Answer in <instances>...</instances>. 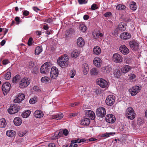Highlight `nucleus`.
Masks as SVG:
<instances>
[{
	"label": "nucleus",
	"instance_id": "nucleus-1",
	"mask_svg": "<svg viewBox=\"0 0 147 147\" xmlns=\"http://www.w3.org/2000/svg\"><path fill=\"white\" fill-rule=\"evenodd\" d=\"M69 59L67 56H64L59 57L57 59L58 65L61 67L65 68L69 65Z\"/></svg>",
	"mask_w": 147,
	"mask_h": 147
},
{
	"label": "nucleus",
	"instance_id": "nucleus-2",
	"mask_svg": "<svg viewBox=\"0 0 147 147\" xmlns=\"http://www.w3.org/2000/svg\"><path fill=\"white\" fill-rule=\"evenodd\" d=\"M20 106L16 104L11 105L7 109L8 113L10 114L17 113L19 111Z\"/></svg>",
	"mask_w": 147,
	"mask_h": 147
},
{
	"label": "nucleus",
	"instance_id": "nucleus-3",
	"mask_svg": "<svg viewBox=\"0 0 147 147\" xmlns=\"http://www.w3.org/2000/svg\"><path fill=\"white\" fill-rule=\"evenodd\" d=\"M135 115L136 114L132 107H129L126 110V116L129 119L133 120L135 118Z\"/></svg>",
	"mask_w": 147,
	"mask_h": 147
},
{
	"label": "nucleus",
	"instance_id": "nucleus-4",
	"mask_svg": "<svg viewBox=\"0 0 147 147\" xmlns=\"http://www.w3.org/2000/svg\"><path fill=\"white\" fill-rule=\"evenodd\" d=\"M129 44L131 49L133 51L138 50L139 47L138 42L136 40H132L129 42Z\"/></svg>",
	"mask_w": 147,
	"mask_h": 147
},
{
	"label": "nucleus",
	"instance_id": "nucleus-5",
	"mask_svg": "<svg viewBox=\"0 0 147 147\" xmlns=\"http://www.w3.org/2000/svg\"><path fill=\"white\" fill-rule=\"evenodd\" d=\"M51 66L49 65V63L46 62L43 64L40 69V72L42 74H46L50 71Z\"/></svg>",
	"mask_w": 147,
	"mask_h": 147
},
{
	"label": "nucleus",
	"instance_id": "nucleus-6",
	"mask_svg": "<svg viewBox=\"0 0 147 147\" xmlns=\"http://www.w3.org/2000/svg\"><path fill=\"white\" fill-rule=\"evenodd\" d=\"M106 111L104 108L100 107L97 109L96 111V115L102 118L105 117Z\"/></svg>",
	"mask_w": 147,
	"mask_h": 147
},
{
	"label": "nucleus",
	"instance_id": "nucleus-7",
	"mask_svg": "<svg viewBox=\"0 0 147 147\" xmlns=\"http://www.w3.org/2000/svg\"><path fill=\"white\" fill-rule=\"evenodd\" d=\"M115 101V96L111 95L107 96L105 100V102L107 105L111 106L114 104Z\"/></svg>",
	"mask_w": 147,
	"mask_h": 147
},
{
	"label": "nucleus",
	"instance_id": "nucleus-8",
	"mask_svg": "<svg viewBox=\"0 0 147 147\" xmlns=\"http://www.w3.org/2000/svg\"><path fill=\"white\" fill-rule=\"evenodd\" d=\"M10 86V84L8 82H5L3 85L2 89L5 95H6L9 91Z\"/></svg>",
	"mask_w": 147,
	"mask_h": 147
},
{
	"label": "nucleus",
	"instance_id": "nucleus-9",
	"mask_svg": "<svg viewBox=\"0 0 147 147\" xmlns=\"http://www.w3.org/2000/svg\"><path fill=\"white\" fill-rule=\"evenodd\" d=\"M56 133H57L56 132L54 135L52 137V139L55 140L59 138L62 136L63 134L65 136H67L69 133V131L67 129H65L63 130V132L59 131L57 134Z\"/></svg>",
	"mask_w": 147,
	"mask_h": 147
},
{
	"label": "nucleus",
	"instance_id": "nucleus-10",
	"mask_svg": "<svg viewBox=\"0 0 147 147\" xmlns=\"http://www.w3.org/2000/svg\"><path fill=\"white\" fill-rule=\"evenodd\" d=\"M30 80L28 78H23L20 82L19 87L22 88H24L27 87L30 84Z\"/></svg>",
	"mask_w": 147,
	"mask_h": 147
},
{
	"label": "nucleus",
	"instance_id": "nucleus-11",
	"mask_svg": "<svg viewBox=\"0 0 147 147\" xmlns=\"http://www.w3.org/2000/svg\"><path fill=\"white\" fill-rule=\"evenodd\" d=\"M50 76L53 79H56L58 76L59 74L58 70L57 68L55 67H51Z\"/></svg>",
	"mask_w": 147,
	"mask_h": 147
},
{
	"label": "nucleus",
	"instance_id": "nucleus-12",
	"mask_svg": "<svg viewBox=\"0 0 147 147\" xmlns=\"http://www.w3.org/2000/svg\"><path fill=\"white\" fill-rule=\"evenodd\" d=\"M96 83L102 88L106 87L108 85V82L103 79L100 78L97 80Z\"/></svg>",
	"mask_w": 147,
	"mask_h": 147
},
{
	"label": "nucleus",
	"instance_id": "nucleus-13",
	"mask_svg": "<svg viewBox=\"0 0 147 147\" xmlns=\"http://www.w3.org/2000/svg\"><path fill=\"white\" fill-rule=\"evenodd\" d=\"M112 59L114 62L119 63L122 61L123 57L119 54L115 53L113 54Z\"/></svg>",
	"mask_w": 147,
	"mask_h": 147
},
{
	"label": "nucleus",
	"instance_id": "nucleus-14",
	"mask_svg": "<svg viewBox=\"0 0 147 147\" xmlns=\"http://www.w3.org/2000/svg\"><path fill=\"white\" fill-rule=\"evenodd\" d=\"M25 97V96L24 94L20 93L16 96V99L14 100V102L19 103L24 99Z\"/></svg>",
	"mask_w": 147,
	"mask_h": 147
},
{
	"label": "nucleus",
	"instance_id": "nucleus-15",
	"mask_svg": "<svg viewBox=\"0 0 147 147\" xmlns=\"http://www.w3.org/2000/svg\"><path fill=\"white\" fill-rule=\"evenodd\" d=\"M106 120L109 123H113L115 122V116L112 114L107 115L106 117Z\"/></svg>",
	"mask_w": 147,
	"mask_h": 147
},
{
	"label": "nucleus",
	"instance_id": "nucleus-16",
	"mask_svg": "<svg viewBox=\"0 0 147 147\" xmlns=\"http://www.w3.org/2000/svg\"><path fill=\"white\" fill-rule=\"evenodd\" d=\"M120 52L123 54L126 55L129 52V51L127 47L124 45H121L119 47Z\"/></svg>",
	"mask_w": 147,
	"mask_h": 147
},
{
	"label": "nucleus",
	"instance_id": "nucleus-17",
	"mask_svg": "<svg viewBox=\"0 0 147 147\" xmlns=\"http://www.w3.org/2000/svg\"><path fill=\"white\" fill-rule=\"evenodd\" d=\"M140 90V88L139 87V86H135L133 87L132 89L129 90H131V95L134 96L139 92Z\"/></svg>",
	"mask_w": 147,
	"mask_h": 147
},
{
	"label": "nucleus",
	"instance_id": "nucleus-18",
	"mask_svg": "<svg viewBox=\"0 0 147 147\" xmlns=\"http://www.w3.org/2000/svg\"><path fill=\"white\" fill-rule=\"evenodd\" d=\"M101 59L98 57H95L93 60L94 64L97 67H100L101 66Z\"/></svg>",
	"mask_w": 147,
	"mask_h": 147
},
{
	"label": "nucleus",
	"instance_id": "nucleus-19",
	"mask_svg": "<svg viewBox=\"0 0 147 147\" xmlns=\"http://www.w3.org/2000/svg\"><path fill=\"white\" fill-rule=\"evenodd\" d=\"M120 37L123 40H127L130 38L131 35L128 32H124L121 34Z\"/></svg>",
	"mask_w": 147,
	"mask_h": 147
},
{
	"label": "nucleus",
	"instance_id": "nucleus-20",
	"mask_svg": "<svg viewBox=\"0 0 147 147\" xmlns=\"http://www.w3.org/2000/svg\"><path fill=\"white\" fill-rule=\"evenodd\" d=\"M90 119L88 118L84 117L81 120V124L84 125H88L90 123Z\"/></svg>",
	"mask_w": 147,
	"mask_h": 147
},
{
	"label": "nucleus",
	"instance_id": "nucleus-21",
	"mask_svg": "<svg viewBox=\"0 0 147 147\" xmlns=\"http://www.w3.org/2000/svg\"><path fill=\"white\" fill-rule=\"evenodd\" d=\"M87 117H89L91 119H94L95 117V113L92 111L88 110L86 113Z\"/></svg>",
	"mask_w": 147,
	"mask_h": 147
},
{
	"label": "nucleus",
	"instance_id": "nucleus-22",
	"mask_svg": "<svg viewBox=\"0 0 147 147\" xmlns=\"http://www.w3.org/2000/svg\"><path fill=\"white\" fill-rule=\"evenodd\" d=\"M34 115L36 118H39L43 117L44 114L41 111L37 110L34 112Z\"/></svg>",
	"mask_w": 147,
	"mask_h": 147
},
{
	"label": "nucleus",
	"instance_id": "nucleus-23",
	"mask_svg": "<svg viewBox=\"0 0 147 147\" xmlns=\"http://www.w3.org/2000/svg\"><path fill=\"white\" fill-rule=\"evenodd\" d=\"M77 45L79 47H82L85 44L83 39L82 37H79L77 40Z\"/></svg>",
	"mask_w": 147,
	"mask_h": 147
},
{
	"label": "nucleus",
	"instance_id": "nucleus-24",
	"mask_svg": "<svg viewBox=\"0 0 147 147\" xmlns=\"http://www.w3.org/2000/svg\"><path fill=\"white\" fill-rule=\"evenodd\" d=\"M94 38L95 39H97L99 38L102 37L103 36L102 33H100L99 32L94 31L92 33Z\"/></svg>",
	"mask_w": 147,
	"mask_h": 147
},
{
	"label": "nucleus",
	"instance_id": "nucleus-25",
	"mask_svg": "<svg viewBox=\"0 0 147 147\" xmlns=\"http://www.w3.org/2000/svg\"><path fill=\"white\" fill-rule=\"evenodd\" d=\"M13 122L16 125L19 126L22 123V120L20 117H16L14 119Z\"/></svg>",
	"mask_w": 147,
	"mask_h": 147
},
{
	"label": "nucleus",
	"instance_id": "nucleus-26",
	"mask_svg": "<svg viewBox=\"0 0 147 147\" xmlns=\"http://www.w3.org/2000/svg\"><path fill=\"white\" fill-rule=\"evenodd\" d=\"M131 69V68L130 66L126 65L123 67L122 70L123 73L125 74L128 72Z\"/></svg>",
	"mask_w": 147,
	"mask_h": 147
},
{
	"label": "nucleus",
	"instance_id": "nucleus-27",
	"mask_svg": "<svg viewBox=\"0 0 147 147\" xmlns=\"http://www.w3.org/2000/svg\"><path fill=\"white\" fill-rule=\"evenodd\" d=\"M93 53L96 55L100 54L101 52V49L100 47L98 46L94 47L93 49Z\"/></svg>",
	"mask_w": 147,
	"mask_h": 147
},
{
	"label": "nucleus",
	"instance_id": "nucleus-28",
	"mask_svg": "<svg viewBox=\"0 0 147 147\" xmlns=\"http://www.w3.org/2000/svg\"><path fill=\"white\" fill-rule=\"evenodd\" d=\"M117 28L120 32V31H124L126 29L125 24L123 23H121L119 24Z\"/></svg>",
	"mask_w": 147,
	"mask_h": 147
},
{
	"label": "nucleus",
	"instance_id": "nucleus-29",
	"mask_svg": "<svg viewBox=\"0 0 147 147\" xmlns=\"http://www.w3.org/2000/svg\"><path fill=\"white\" fill-rule=\"evenodd\" d=\"M123 73L122 69H119L115 70L114 73V74L116 77L119 78L122 74Z\"/></svg>",
	"mask_w": 147,
	"mask_h": 147
},
{
	"label": "nucleus",
	"instance_id": "nucleus-30",
	"mask_svg": "<svg viewBox=\"0 0 147 147\" xmlns=\"http://www.w3.org/2000/svg\"><path fill=\"white\" fill-rule=\"evenodd\" d=\"M102 71L105 74H109L111 71L112 69L109 66H106L102 68Z\"/></svg>",
	"mask_w": 147,
	"mask_h": 147
},
{
	"label": "nucleus",
	"instance_id": "nucleus-31",
	"mask_svg": "<svg viewBox=\"0 0 147 147\" xmlns=\"http://www.w3.org/2000/svg\"><path fill=\"white\" fill-rule=\"evenodd\" d=\"M16 132L13 130H10L7 131L6 135L9 137H13L15 136Z\"/></svg>",
	"mask_w": 147,
	"mask_h": 147
},
{
	"label": "nucleus",
	"instance_id": "nucleus-32",
	"mask_svg": "<svg viewBox=\"0 0 147 147\" xmlns=\"http://www.w3.org/2000/svg\"><path fill=\"white\" fill-rule=\"evenodd\" d=\"M129 7L132 10H136L137 8L136 3L134 1L131 2L129 5Z\"/></svg>",
	"mask_w": 147,
	"mask_h": 147
},
{
	"label": "nucleus",
	"instance_id": "nucleus-33",
	"mask_svg": "<svg viewBox=\"0 0 147 147\" xmlns=\"http://www.w3.org/2000/svg\"><path fill=\"white\" fill-rule=\"evenodd\" d=\"M90 74L93 75H97L99 72L98 69L95 68H93L90 70Z\"/></svg>",
	"mask_w": 147,
	"mask_h": 147
},
{
	"label": "nucleus",
	"instance_id": "nucleus-34",
	"mask_svg": "<svg viewBox=\"0 0 147 147\" xmlns=\"http://www.w3.org/2000/svg\"><path fill=\"white\" fill-rule=\"evenodd\" d=\"M83 68L84 74H87L89 70L88 65L86 64H83Z\"/></svg>",
	"mask_w": 147,
	"mask_h": 147
},
{
	"label": "nucleus",
	"instance_id": "nucleus-35",
	"mask_svg": "<svg viewBox=\"0 0 147 147\" xmlns=\"http://www.w3.org/2000/svg\"><path fill=\"white\" fill-rule=\"evenodd\" d=\"M42 51V47H37L35 50V53L36 55H38L41 53Z\"/></svg>",
	"mask_w": 147,
	"mask_h": 147
},
{
	"label": "nucleus",
	"instance_id": "nucleus-36",
	"mask_svg": "<svg viewBox=\"0 0 147 147\" xmlns=\"http://www.w3.org/2000/svg\"><path fill=\"white\" fill-rule=\"evenodd\" d=\"M126 7L125 5L122 4H119L116 6V9L120 11L123 10L125 9Z\"/></svg>",
	"mask_w": 147,
	"mask_h": 147
},
{
	"label": "nucleus",
	"instance_id": "nucleus-37",
	"mask_svg": "<svg viewBox=\"0 0 147 147\" xmlns=\"http://www.w3.org/2000/svg\"><path fill=\"white\" fill-rule=\"evenodd\" d=\"M7 124L4 119L2 118L0 119V127H5L6 126Z\"/></svg>",
	"mask_w": 147,
	"mask_h": 147
},
{
	"label": "nucleus",
	"instance_id": "nucleus-38",
	"mask_svg": "<svg viewBox=\"0 0 147 147\" xmlns=\"http://www.w3.org/2000/svg\"><path fill=\"white\" fill-rule=\"evenodd\" d=\"M79 54V53L77 50H75L71 53V57L76 58L78 57Z\"/></svg>",
	"mask_w": 147,
	"mask_h": 147
},
{
	"label": "nucleus",
	"instance_id": "nucleus-39",
	"mask_svg": "<svg viewBox=\"0 0 147 147\" xmlns=\"http://www.w3.org/2000/svg\"><path fill=\"white\" fill-rule=\"evenodd\" d=\"M63 114L60 113L55 115H53V119H55L57 120H59L63 118Z\"/></svg>",
	"mask_w": 147,
	"mask_h": 147
},
{
	"label": "nucleus",
	"instance_id": "nucleus-40",
	"mask_svg": "<svg viewBox=\"0 0 147 147\" xmlns=\"http://www.w3.org/2000/svg\"><path fill=\"white\" fill-rule=\"evenodd\" d=\"M30 113L31 112L30 111L27 110L22 113V115L23 118H26L30 115Z\"/></svg>",
	"mask_w": 147,
	"mask_h": 147
},
{
	"label": "nucleus",
	"instance_id": "nucleus-41",
	"mask_svg": "<svg viewBox=\"0 0 147 147\" xmlns=\"http://www.w3.org/2000/svg\"><path fill=\"white\" fill-rule=\"evenodd\" d=\"M79 29L82 32H84L86 30V27L84 24H82L79 25Z\"/></svg>",
	"mask_w": 147,
	"mask_h": 147
},
{
	"label": "nucleus",
	"instance_id": "nucleus-42",
	"mask_svg": "<svg viewBox=\"0 0 147 147\" xmlns=\"http://www.w3.org/2000/svg\"><path fill=\"white\" fill-rule=\"evenodd\" d=\"M49 78L45 76L41 78V80L42 82L47 83L49 81Z\"/></svg>",
	"mask_w": 147,
	"mask_h": 147
},
{
	"label": "nucleus",
	"instance_id": "nucleus-43",
	"mask_svg": "<svg viewBox=\"0 0 147 147\" xmlns=\"http://www.w3.org/2000/svg\"><path fill=\"white\" fill-rule=\"evenodd\" d=\"M11 77V73L10 71L7 72L4 76V78L6 80L9 79Z\"/></svg>",
	"mask_w": 147,
	"mask_h": 147
},
{
	"label": "nucleus",
	"instance_id": "nucleus-44",
	"mask_svg": "<svg viewBox=\"0 0 147 147\" xmlns=\"http://www.w3.org/2000/svg\"><path fill=\"white\" fill-rule=\"evenodd\" d=\"M76 71L75 70L73 69L71 70V71L69 75L71 78H73L74 77Z\"/></svg>",
	"mask_w": 147,
	"mask_h": 147
},
{
	"label": "nucleus",
	"instance_id": "nucleus-45",
	"mask_svg": "<svg viewBox=\"0 0 147 147\" xmlns=\"http://www.w3.org/2000/svg\"><path fill=\"white\" fill-rule=\"evenodd\" d=\"M115 134V132H110V133H106L104 134H103L102 135V136L103 137H108L110 135H112Z\"/></svg>",
	"mask_w": 147,
	"mask_h": 147
},
{
	"label": "nucleus",
	"instance_id": "nucleus-46",
	"mask_svg": "<svg viewBox=\"0 0 147 147\" xmlns=\"http://www.w3.org/2000/svg\"><path fill=\"white\" fill-rule=\"evenodd\" d=\"M120 32V31L118 30V29L117 28L114 31V32H113V34L114 35L116 36L118 35V33Z\"/></svg>",
	"mask_w": 147,
	"mask_h": 147
},
{
	"label": "nucleus",
	"instance_id": "nucleus-47",
	"mask_svg": "<svg viewBox=\"0 0 147 147\" xmlns=\"http://www.w3.org/2000/svg\"><path fill=\"white\" fill-rule=\"evenodd\" d=\"M18 76H15L12 80V82L13 83H16L17 81L18 80Z\"/></svg>",
	"mask_w": 147,
	"mask_h": 147
},
{
	"label": "nucleus",
	"instance_id": "nucleus-48",
	"mask_svg": "<svg viewBox=\"0 0 147 147\" xmlns=\"http://www.w3.org/2000/svg\"><path fill=\"white\" fill-rule=\"evenodd\" d=\"M136 78V75L134 74H131L129 75V79L130 80H134Z\"/></svg>",
	"mask_w": 147,
	"mask_h": 147
},
{
	"label": "nucleus",
	"instance_id": "nucleus-49",
	"mask_svg": "<svg viewBox=\"0 0 147 147\" xmlns=\"http://www.w3.org/2000/svg\"><path fill=\"white\" fill-rule=\"evenodd\" d=\"M98 8L97 7V5L96 4H93L91 6V9L94 10L96 9H97Z\"/></svg>",
	"mask_w": 147,
	"mask_h": 147
},
{
	"label": "nucleus",
	"instance_id": "nucleus-50",
	"mask_svg": "<svg viewBox=\"0 0 147 147\" xmlns=\"http://www.w3.org/2000/svg\"><path fill=\"white\" fill-rule=\"evenodd\" d=\"M112 15V13L111 12H107L104 14V16L106 17H109Z\"/></svg>",
	"mask_w": 147,
	"mask_h": 147
},
{
	"label": "nucleus",
	"instance_id": "nucleus-51",
	"mask_svg": "<svg viewBox=\"0 0 147 147\" xmlns=\"http://www.w3.org/2000/svg\"><path fill=\"white\" fill-rule=\"evenodd\" d=\"M36 101V100L35 98L34 99V98H31L29 100L30 103L31 104H34L35 103Z\"/></svg>",
	"mask_w": 147,
	"mask_h": 147
},
{
	"label": "nucleus",
	"instance_id": "nucleus-52",
	"mask_svg": "<svg viewBox=\"0 0 147 147\" xmlns=\"http://www.w3.org/2000/svg\"><path fill=\"white\" fill-rule=\"evenodd\" d=\"M78 2L79 4H82L87 3V1H86V0H78Z\"/></svg>",
	"mask_w": 147,
	"mask_h": 147
},
{
	"label": "nucleus",
	"instance_id": "nucleus-53",
	"mask_svg": "<svg viewBox=\"0 0 147 147\" xmlns=\"http://www.w3.org/2000/svg\"><path fill=\"white\" fill-rule=\"evenodd\" d=\"M78 143H80L81 142H84L86 141H88V140H86L85 139H81L80 138H78Z\"/></svg>",
	"mask_w": 147,
	"mask_h": 147
},
{
	"label": "nucleus",
	"instance_id": "nucleus-54",
	"mask_svg": "<svg viewBox=\"0 0 147 147\" xmlns=\"http://www.w3.org/2000/svg\"><path fill=\"white\" fill-rule=\"evenodd\" d=\"M33 40V39L32 38H29L28 41V45L29 46H31L32 45V41Z\"/></svg>",
	"mask_w": 147,
	"mask_h": 147
},
{
	"label": "nucleus",
	"instance_id": "nucleus-55",
	"mask_svg": "<svg viewBox=\"0 0 147 147\" xmlns=\"http://www.w3.org/2000/svg\"><path fill=\"white\" fill-rule=\"evenodd\" d=\"M79 104L78 102H75L74 103H72L69 105L70 107H72L78 105Z\"/></svg>",
	"mask_w": 147,
	"mask_h": 147
},
{
	"label": "nucleus",
	"instance_id": "nucleus-56",
	"mask_svg": "<svg viewBox=\"0 0 147 147\" xmlns=\"http://www.w3.org/2000/svg\"><path fill=\"white\" fill-rule=\"evenodd\" d=\"M17 24H19L20 22V18L18 17H16L15 19Z\"/></svg>",
	"mask_w": 147,
	"mask_h": 147
},
{
	"label": "nucleus",
	"instance_id": "nucleus-57",
	"mask_svg": "<svg viewBox=\"0 0 147 147\" xmlns=\"http://www.w3.org/2000/svg\"><path fill=\"white\" fill-rule=\"evenodd\" d=\"M23 14L25 16H27L29 14V12L27 10L23 11Z\"/></svg>",
	"mask_w": 147,
	"mask_h": 147
},
{
	"label": "nucleus",
	"instance_id": "nucleus-58",
	"mask_svg": "<svg viewBox=\"0 0 147 147\" xmlns=\"http://www.w3.org/2000/svg\"><path fill=\"white\" fill-rule=\"evenodd\" d=\"M29 65L30 67H33L35 65L34 62L32 61L30 62L29 64Z\"/></svg>",
	"mask_w": 147,
	"mask_h": 147
},
{
	"label": "nucleus",
	"instance_id": "nucleus-59",
	"mask_svg": "<svg viewBox=\"0 0 147 147\" xmlns=\"http://www.w3.org/2000/svg\"><path fill=\"white\" fill-rule=\"evenodd\" d=\"M2 63L3 65H5L9 63V62L8 59H5L3 61Z\"/></svg>",
	"mask_w": 147,
	"mask_h": 147
},
{
	"label": "nucleus",
	"instance_id": "nucleus-60",
	"mask_svg": "<svg viewBox=\"0 0 147 147\" xmlns=\"http://www.w3.org/2000/svg\"><path fill=\"white\" fill-rule=\"evenodd\" d=\"M52 20L50 18H48L45 21V22L48 23H51L53 22Z\"/></svg>",
	"mask_w": 147,
	"mask_h": 147
},
{
	"label": "nucleus",
	"instance_id": "nucleus-61",
	"mask_svg": "<svg viewBox=\"0 0 147 147\" xmlns=\"http://www.w3.org/2000/svg\"><path fill=\"white\" fill-rule=\"evenodd\" d=\"M77 113H71L70 114L69 117H73L76 116H77Z\"/></svg>",
	"mask_w": 147,
	"mask_h": 147
},
{
	"label": "nucleus",
	"instance_id": "nucleus-62",
	"mask_svg": "<svg viewBox=\"0 0 147 147\" xmlns=\"http://www.w3.org/2000/svg\"><path fill=\"white\" fill-rule=\"evenodd\" d=\"M49 147H56L55 145V144L53 143H50L49 144Z\"/></svg>",
	"mask_w": 147,
	"mask_h": 147
},
{
	"label": "nucleus",
	"instance_id": "nucleus-63",
	"mask_svg": "<svg viewBox=\"0 0 147 147\" xmlns=\"http://www.w3.org/2000/svg\"><path fill=\"white\" fill-rule=\"evenodd\" d=\"M89 16L88 15H84L83 17V18L84 20H87L88 19Z\"/></svg>",
	"mask_w": 147,
	"mask_h": 147
},
{
	"label": "nucleus",
	"instance_id": "nucleus-64",
	"mask_svg": "<svg viewBox=\"0 0 147 147\" xmlns=\"http://www.w3.org/2000/svg\"><path fill=\"white\" fill-rule=\"evenodd\" d=\"M96 140V139L95 138H89L88 140L90 142H92L94 141H95Z\"/></svg>",
	"mask_w": 147,
	"mask_h": 147
}]
</instances>
